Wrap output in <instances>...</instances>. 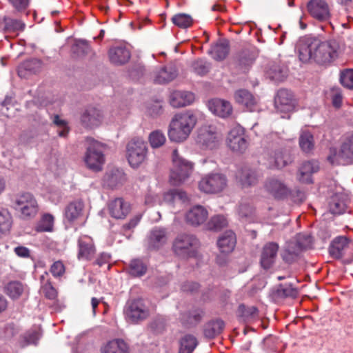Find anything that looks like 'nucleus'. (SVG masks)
Masks as SVG:
<instances>
[{"label":"nucleus","instance_id":"c85d7f7f","mask_svg":"<svg viewBox=\"0 0 353 353\" xmlns=\"http://www.w3.org/2000/svg\"><path fill=\"white\" fill-rule=\"evenodd\" d=\"M319 169V165L316 162L309 161L302 163L298 174V180L301 183H312L313 173L318 172Z\"/></svg>","mask_w":353,"mask_h":353},{"label":"nucleus","instance_id":"49530a36","mask_svg":"<svg viewBox=\"0 0 353 353\" xmlns=\"http://www.w3.org/2000/svg\"><path fill=\"white\" fill-rule=\"evenodd\" d=\"M276 295L281 298L295 299L299 294L298 290L292 284H280L276 290Z\"/></svg>","mask_w":353,"mask_h":353},{"label":"nucleus","instance_id":"4468645a","mask_svg":"<svg viewBox=\"0 0 353 353\" xmlns=\"http://www.w3.org/2000/svg\"><path fill=\"white\" fill-rule=\"evenodd\" d=\"M220 137L212 126H202L198 131L196 143L207 148L213 149L216 148L219 142Z\"/></svg>","mask_w":353,"mask_h":353},{"label":"nucleus","instance_id":"423d86ee","mask_svg":"<svg viewBox=\"0 0 353 353\" xmlns=\"http://www.w3.org/2000/svg\"><path fill=\"white\" fill-rule=\"evenodd\" d=\"M147 143L141 138L132 139L126 145V157L129 164L134 168H139L147 159Z\"/></svg>","mask_w":353,"mask_h":353},{"label":"nucleus","instance_id":"58836bf2","mask_svg":"<svg viewBox=\"0 0 353 353\" xmlns=\"http://www.w3.org/2000/svg\"><path fill=\"white\" fill-rule=\"evenodd\" d=\"M103 353H128V346L122 339L112 340L103 347Z\"/></svg>","mask_w":353,"mask_h":353},{"label":"nucleus","instance_id":"37998d69","mask_svg":"<svg viewBox=\"0 0 353 353\" xmlns=\"http://www.w3.org/2000/svg\"><path fill=\"white\" fill-rule=\"evenodd\" d=\"M23 290V285L19 281H10L5 287V293L12 299H19Z\"/></svg>","mask_w":353,"mask_h":353},{"label":"nucleus","instance_id":"8fccbe9b","mask_svg":"<svg viewBox=\"0 0 353 353\" xmlns=\"http://www.w3.org/2000/svg\"><path fill=\"white\" fill-rule=\"evenodd\" d=\"M256 59V55L253 51L250 50H243L239 54V65L242 68L248 69V67L252 65Z\"/></svg>","mask_w":353,"mask_h":353},{"label":"nucleus","instance_id":"ea45409f","mask_svg":"<svg viewBox=\"0 0 353 353\" xmlns=\"http://www.w3.org/2000/svg\"><path fill=\"white\" fill-rule=\"evenodd\" d=\"M274 162V167L279 169L286 166L290 161L291 158L289 153L282 148L276 150L274 156L271 157V162Z\"/></svg>","mask_w":353,"mask_h":353},{"label":"nucleus","instance_id":"cd10ccee","mask_svg":"<svg viewBox=\"0 0 353 353\" xmlns=\"http://www.w3.org/2000/svg\"><path fill=\"white\" fill-rule=\"evenodd\" d=\"M103 115L101 111L95 108H89L85 110L81 117L82 124L86 128L98 126L102 121Z\"/></svg>","mask_w":353,"mask_h":353},{"label":"nucleus","instance_id":"864d4df0","mask_svg":"<svg viewBox=\"0 0 353 353\" xmlns=\"http://www.w3.org/2000/svg\"><path fill=\"white\" fill-rule=\"evenodd\" d=\"M172 21L179 28H187L192 26L193 21L190 15L183 13H179L172 17Z\"/></svg>","mask_w":353,"mask_h":353},{"label":"nucleus","instance_id":"20e7f679","mask_svg":"<svg viewBox=\"0 0 353 353\" xmlns=\"http://www.w3.org/2000/svg\"><path fill=\"white\" fill-rule=\"evenodd\" d=\"M199 241L196 236L183 233L177 235L172 243V251L180 259H188L198 256Z\"/></svg>","mask_w":353,"mask_h":353},{"label":"nucleus","instance_id":"6ab92c4d","mask_svg":"<svg viewBox=\"0 0 353 353\" xmlns=\"http://www.w3.org/2000/svg\"><path fill=\"white\" fill-rule=\"evenodd\" d=\"M264 188L268 194L275 199H283L290 194V190L287 185L276 178L267 179Z\"/></svg>","mask_w":353,"mask_h":353},{"label":"nucleus","instance_id":"39448f33","mask_svg":"<svg viewBox=\"0 0 353 353\" xmlns=\"http://www.w3.org/2000/svg\"><path fill=\"white\" fill-rule=\"evenodd\" d=\"M332 165H350L353 163V134L343 139L340 148H331L327 157Z\"/></svg>","mask_w":353,"mask_h":353},{"label":"nucleus","instance_id":"7c9ffc66","mask_svg":"<svg viewBox=\"0 0 353 353\" xmlns=\"http://www.w3.org/2000/svg\"><path fill=\"white\" fill-rule=\"evenodd\" d=\"M84 205L81 201L70 203L65 209V217L71 223L81 220L83 217Z\"/></svg>","mask_w":353,"mask_h":353},{"label":"nucleus","instance_id":"a18cd8bd","mask_svg":"<svg viewBox=\"0 0 353 353\" xmlns=\"http://www.w3.org/2000/svg\"><path fill=\"white\" fill-rule=\"evenodd\" d=\"M163 199L168 203H174L177 201L185 202L188 200L187 194L181 190H170L163 195Z\"/></svg>","mask_w":353,"mask_h":353},{"label":"nucleus","instance_id":"c756f323","mask_svg":"<svg viewBox=\"0 0 353 353\" xmlns=\"http://www.w3.org/2000/svg\"><path fill=\"white\" fill-rule=\"evenodd\" d=\"M230 52V43L227 39H219L215 44L212 46L209 53L216 61L225 59Z\"/></svg>","mask_w":353,"mask_h":353},{"label":"nucleus","instance_id":"4d7b16f0","mask_svg":"<svg viewBox=\"0 0 353 353\" xmlns=\"http://www.w3.org/2000/svg\"><path fill=\"white\" fill-rule=\"evenodd\" d=\"M193 71L199 75L206 74L210 68V63L203 59H198L192 64Z\"/></svg>","mask_w":353,"mask_h":353},{"label":"nucleus","instance_id":"de8ad7c7","mask_svg":"<svg viewBox=\"0 0 353 353\" xmlns=\"http://www.w3.org/2000/svg\"><path fill=\"white\" fill-rule=\"evenodd\" d=\"M147 270L145 264L139 259L132 260L128 266V272L133 276H141Z\"/></svg>","mask_w":353,"mask_h":353},{"label":"nucleus","instance_id":"338daca9","mask_svg":"<svg viewBox=\"0 0 353 353\" xmlns=\"http://www.w3.org/2000/svg\"><path fill=\"white\" fill-rule=\"evenodd\" d=\"M9 2L18 11H23L27 8L29 0H9Z\"/></svg>","mask_w":353,"mask_h":353},{"label":"nucleus","instance_id":"0eeeda50","mask_svg":"<svg viewBox=\"0 0 353 353\" xmlns=\"http://www.w3.org/2000/svg\"><path fill=\"white\" fill-rule=\"evenodd\" d=\"M312 239L310 236L299 234L296 241H290L281 253L283 260L289 264L295 262L301 252L310 247Z\"/></svg>","mask_w":353,"mask_h":353},{"label":"nucleus","instance_id":"c03bdc74","mask_svg":"<svg viewBox=\"0 0 353 353\" xmlns=\"http://www.w3.org/2000/svg\"><path fill=\"white\" fill-rule=\"evenodd\" d=\"M91 48L85 40H78L72 47V53L74 57L80 58L88 54Z\"/></svg>","mask_w":353,"mask_h":353},{"label":"nucleus","instance_id":"412c9836","mask_svg":"<svg viewBox=\"0 0 353 353\" xmlns=\"http://www.w3.org/2000/svg\"><path fill=\"white\" fill-rule=\"evenodd\" d=\"M279 248V245L274 242H268L264 245L260 259L263 268L268 270L272 267L275 262Z\"/></svg>","mask_w":353,"mask_h":353},{"label":"nucleus","instance_id":"f3484780","mask_svg":"<svg viewBox=\"0 0 353 353\" xmlns=\"http://www.w3.org/2000/svg\"><path fill=\"white\" fill-rule=\"evenodd\" d=\"M274 105L277 111L280 112L293 111L295 108V100L292 93L287 89L279 90L274 99Z\"/></svg>","mask_w":353,"mask_h":353},{"label":"nucleus","instance_id":"bb28decb","mask_svg":"<svg viewBox=\"0 0 353 353\" xmlns=\"http://www.w3.org/2000/svg\"><path fill=\"white\" fill-rule=\"evenodd\" d=\"M194 101V94L190 92L174 91L170 96V103L174 108L190 105Z\"/></svg>","mask_w":353,"mask_h":353},{"label":"nucleus","instance_id":"79ce46f5","mask_svg":"<svg viewBox=\"0 0 353 353\" xmlns=\"http://www.w3.org/2000/svg\"><path fill=\"white\" fill-rule=\"evenodd\" d=\"M197 340L192 335H185L180 340L179 353H192L197 345Z\"/></svg>","mask_w":353,"mask_h":353},{"label":"nucleus","instance_id":"473e14b6","mask_svg":"<svg viewBox=\"0 0 353 353\" xmlns=\"http://www.w3.org/2000/svg\"><path fill=\"white\" fill-rule=\"evenodd\" d=\"M236 179L243 187L254 185L257 181V176L254 171L245 168L238 171Z\"/></svg>","mask_w":353,"mask_h":353},{"label":"nucleus","instance_id":"7ed1b4c3","mask_svg":"<svg viewBox=\"0 0 353 353\" xmlns=\"http://www.w3.org/2000/svg\"><path fill=\"white\" fill-rule=\"evenodd\" d=\"M12 208L22 220L34 219L39 213V205L35 196L30 192L17 194L12 200Z\"/></svg>","mask_w":353,"mask_h":353},{"label":"nucleus","instance_id":"1a4fd4ad","mask_svg":"<svg viewBox=\"0 0 353 353\" xmlns=\"http://www.w3.org/2000/svg\"><path fill=\"white\" fill-rule=\"evenodd\" d=\"M174 167L171 171L170 181L174 185H178L187 179L192 172V164L181 157L176 150L172 153Z\"/></svg>","mask_w":353,"mask_h":353},{"label":"nucleus","instance_id":"4c0bfd02","mask_svg":"<svg viewBox=\"0 0 353 353\" xmlns=\"http://www.w3.org/2000/svg\"><path fill=\"white\" fill-rule=\"evenodd\" d=\"M224 327L225 323L221 319L211 321L205 325L204 334L208 339H213L223 332Z\"/></svg>","mask_w":353,"mask_h":353},{"label":"nucleus","instance_id":"393cba45","mask_svg":"<svg viewBox=\"0 0 353 353\" xmlns=\"http://www.w3.org/2000/svg\"><path fill=\"white\" fill-rule=\"evenodd\" d=\"M110 61L114 65H123L130 58V50L124 46L112 47L108 51Z\"/></svg>","mask_w":353,"mask_h":353},{"label":"nucleus","instance_id":"774afa93","mask_svg":"<svg viewBox=\"0 0 353 353\" xmlns=\"http://www.w3.org/2000/svg\"><path fill=\"white\" fill-rule=\"evenodd\" d=\"M199 285L197 283L190 281L184 283L181 286V289L183 291L190 292L196 291L199 289Z\"/></svg>","mask_w":353,"mask_h":353},{"label":"nucleus","instance_id":"a19ab883","mask_svg":"<svg viewBox=\"0 0 353 353\" xmlns=\"http://www.w3.org/2000/svg\"><path fill=\"white\" fill-rule=\"evenodd\" d=\"M54 218L49 214H43L35 226V230L38 232H52L54 226Z\"/></svg>","mask_w":353,"mask_h":353},{"label":"nucleus","instance_id":"a211bd4d","mask_svg":"<svg viewBox=\"0 0 353 353\" xmlns=\"http://www.w3.org/2000/svg\"><path fill=\"white\" fill-rule=\"evenodd\" d=\"M26 24L21 19L9 15L0 16V32L3 34H18L25 30Z\"/></svg>","mask_w":353,"mask_h":353},{"label":"nucleus","instance_id":"5701e85b","mask_svg":"<svg viewBox=\"0 0 353 353\" xmlns=\"http://www.w3.org/2000/svg\"><path fill=\"white\" fill-rule=\"evenodd\" d=\"M208 216L207 210L201 205H195L185 214V221L193 226H199L205 222Z\"/></svg>","mask_w":353,"mask_h":353},{"label":"nucleus","instance_id":"09e8293b","mask_svg":"<svg viewBox=\"0 0 353 353\" xmlns=\"http://www.w3.org/2000/svg\"><path fill=\"white\" fill-rule=\"evenodd\" d=\"M148 141L152 148H159L165 144L166 137L162 131L157 130L149 134Z\"/></svg>","mask_w":353,"mask_h":353},{"label":"nucleus","instance_id":"2eb2a0df","mask_svg":"<svg viewBox=\"0 0 353 353\" xmlns=\"http://www.w3.org/2000/svg\"><path fill=\"white\" fill-rule=\"evenodd\" d=\"M310 14L319 21H326L330 18V10L324 0H310L307 4Z\"/></svg>","mask_w":353,"mask_h":353},{"label":"nucleus","instance_id":"0e129e2a","mask_svg":"<svg viewBox=\"0 0 353 353\" xmlns=\"http://www.w3.org/2000/svg\"><path fill=\"white\" fill-rule=\"evenodd\" d=\"M110 254L108 253L101 252L93 262V265H97L101 267L105 264L109 263L110 261Z\"/></svg>","mask_w":353,"mask_h":353},{"label":"nucleus","instance_id":"6e6d98bb","mask_svg":"<svg viewBox=\"0 0 353 353\" xmlns=\"http://www.w3.org/2000/svg\"><path fill=\"white\" fill-rule=\"evenodd\" d=\"M228 225L227 219L222 215L212 216L208 223V228L211 230H220Z\"/></svg>","mask_w":353,"mask_h":353},{"label":"nucleus","instance_id":"e433bc0d","mask_svg":"<svg viewBox=\"0 0 353 353\" xmlns=\"http://www.w3.org/2000/svg\"><path fill=\"white\" fill-rule=\"evenodd\" d=\"M125 180L124 174L118 170L107 172L103 178L104 184L111 188L122 184Z\"/></svg>","mask_w":353,"mask_h":353},{"label":"nucleus","instance_id":"ddd939ff","mask_svg":"<svg viewBox=\"0 0 353 353\" xmlns=\"http://www.w3.org/2000/svg\"><path fill=\"white\" fill-rule=\"evenodd\" d=\"M132 206L130 202L122 197L110 200L108 203V210L110 216L116 219H124L130 213Z\"/></svg>","mask_w":353,"mask_h":353},{"label":"nucleus","instance_id":"aec40b11","mask_svg":"<svg viewBox=\"0 0 353 353\" xmlns=\"http://www.w3.org/2000/svg\"><path fill=\"white\" fill-rule=\"evenodd\" d=\"M350 243V239L345 236H339L336 237L332 241L329 248L330 256L336 259H341L348 252Z\"/></svg>","mask_w":353,"mask_h":353},{"label":"nucleus","instance_id":"5fc2aeb1","mask_svg":"<svg viewBox=\"0 0 353 353\" xmlns=\"http://www.w3.org/2000/svg\"><path fill=\"white\" fill-rule=\"evenodd\" d=\"M345 202L338 195L333 196L329 203L330 211L332 214H342L345 210Z\"/></svg>","mask_w":353,"mask_h":353},{"label":"nucleus","instance_id":"603ef678","mask_svg":"<svg viewBox=\"0 0 353 353\" xmlns=\"http://www.w3.org/2000/svg\"><path fill=\"white\" fill-rule=\"evenodd\" d=\"M12 226V216L6 210L0 211V234L8 233Z\"/></svg>","mask_w":353,"mask_h":353},{"label":"nucleus","instance_id":"4be33fe9","mask_svg":"<svg viewBox=\"0 0 353 353\" xmlns=\"http://www.w3.org/2000/svg\"><path fill=\"white\" fill-rule=\"evenodd\" d=\"M42 68V61L37 58H30L21 62L17 67V74L21 78H28L37 74Z\"/></svg>","mask_w":353,"mask_h":353},{"label":"nucleus","instance_id":"69168bd1","mask_svg":"<svg viewBox=\"0 0 353 353\" xmlns=\"http://www.w3.org/2000/svg\"><path fill=\"white\" fill-rule=\"evenodd\" d=\"M141 219V214H137L134 216H133L128 223H125L123 225V230L124 232L130 230L133 228H134L138 223H139L140 220Z\"/></svg>","mask_w":353,"mask_h":353},{"label":"nucleus","instance_id":"6e6552de","mask_svg":"<svg viewBox=\"0 0 353 353\" xmlns=\"http://www.w3.org/2000/svg\"><path fill=\"white\" fill-rule=\"evenodd\" d=\"M84 161L88 169L94 172L101 171L105 163L103 145L97 141L88 140Z\"/></svg>","mask_w":353,"mask_h":353},{"label":"nucleus","instance_id":"2f4dec72","mask_svg":"<svg viewBox=\"0 0 353 353\" xmlns=\"http://www.w3.org/2000/svg\"><path fill=\"white\" fill-rule=\"evenodd\" d=\"M236 243V239L234 233L229 230L219 237L217 245L221 252L228 254L234 250Z\"/></svg>","mask_w":353,"mask_h":353},{"label":"nucleus","instance_id":"dca6fc26","mask_svg":"<svg viewBox=\"0 0 353 353\" xmlns=\"http://www.w3.org/2000/svg\"><path fill=\"white\" fill-rule=\"evenodd\" d=\"M227 143L232 151L244 152L247 148V141L244 137L243 130L239 126L233 128L228 134Z\"/></svg>","mask_w":353,"mask_h":353},{"label":"nucleus","instance_id":"13d9d810","mask_svg":"<svg viewBox=\"0 0 353 353\" xmlns=\"http://www.w3.org/2000/svg\"><path fill=\"white\" fill-rule=\"evenodd\" d=\"M340 81L344 87L353 90V69H345L341 71Z\"/></svg>","mask_w":353,"mask_h":353},{"label":"nucleus","instance_id":"f8f14e48","mask_svg":"<svg viewBox=\"0 0 353 353\" xmlns=\"http://www.w3.org/2000/svg\"><path fill=\"white\" fill-rule=\"evenodd\" d=\"M97 254L94 239L89 235L81 234L77 239V259L79 261H90Z\"/></svg>","mask_w":353,"mask_h":353},{"label":"nucleus","instance_id":"f03ea898","mask_svg":"<svg viewBox=\"0 0 353 353\" xmlns=\"http://www.w3.org/2000/svg\"><path fill=\"white\" fill-rule=\"evenodd\" d=\"M195 114L190 112L175 114L172 119L169 129L168 137L170 141L181 143L185 141L196 123Z\"/></svg>","mask_w":353,"mask_h":353},{"label":"nucleus","instance_id":"9b49d317","mask_svg":"<svg viewBox=\"0 0 353 353\" xmlns=\"http://www.w3.org/2000/svg\"><path fill=\"white\" fill-rule=\"evenodd\" d=\"M226 176L221 173H211L203 176L199 181V190L208 194L222 192L227 186Z\"/></svg>","mask_w":353,"mask_h":353},{"label":"nucleus","instance_id":"c9c22d12","mask_svg":"<svg viewBox=\"0 0 353 353\" xmlns=\"http://www.w3.org/2000/svg\"><path fill=\"white\" fill-rule=\"evenodd\" d=\"M177 76L176 70L172 66H165L157 74L154 81L159 84L167 83Z\"/></svg>","mask_w":353,"mask_h":353},{"label":"nucleus","instance_id":"b1692460","mask_svg":"<svg viewBox=\"0 0 353 353\" xmlns=\"http://www.w3.org/2000/svg\"><path fill=\"white\" fill-rule=\"evenodd\" d=\"M235 101L247 110L253 112L256 110L257 102L254 95L247 90L241 89L234 93Z\"/></svg>","mask_w":353,"mask_h":353},{"label":"nucleus","instance_id":"9d476101","mask_svg":"<svg viewBox=\"0 0 353 353\" xmlns=\"http://www.w3.org/2000/svg\"><path fill=\"white\" fill-rule=\"evenodd\" d=\"M123 314L128 321L137 323L147 319L150 312L142 299H134L127 301Z\"/></svg>","mask_w":353,"mask_h":353},{"label":"nucleus","instance_id":"72a5a7b5","mask_svg":"<svg viewBox=\"0 0 353 353\" xmlns=\"http://www.w3.org/2000/svg\"><path fill=\"white\" fill-rule=\"evenodd\" d=\"M41 287V290L44 296L50 300H54L57 297V291L54 288L49 279V274L45 272L40 277Z\"/></svg>","mask_w":353,"mask_h":353},{"label":"nucleus","instance_id":"f704fd0d","mask_svg":"<svg viewBox=\"0 0 353 353\" xmlns=\"http://www.w3.org/2000/svg\"><path fill=\"white\" fill-rule=\"evenodd\" d=\"M167 234L164 228H154L149 236L150 245L154 248H158L167 241Z\"/></svg>","mask_w":353,"mask_h":353},{"label":"nucleus","instance_id":"3c124183","mask_svg":"<svg viewBox=\"0 0 353 353\" xmlns=\"http://www.w3.org/2000/svg\"><path fill=\"white\" fill-rule=\"evenodd\" d=\"M299 145L303 152H310L314 146L313 135L309 132H303L299 137Z\"/></svg>","mask_w":353,"mask_h":353},{"label":"nucleus","instance_id":"052dcab7","mask_svg":"<svg viewBox=\"0 0 353 353\" xmlns=\"http://www.w3.org/2000/svg\"><path fill=\"white\" fill-rule=\"evenodd\" d=\"M50 271L54 277H60L65 273V266L61 261H57L51 265Z\"/></svg>","mask_w":353,"mask_h":353},{"label":"nucleus","instance_id":"680f3d73","mask_svg":"<svg viewBox=\"0 0 353 353\" xmlns=\"http://www.w3.org/2000/svg\"><path fill=\"white\" fill-rule=\"evenodd\" d=\"M239 310L241 311L243 316L248 319H253L258 315V309L254 306L245 307L244 305H241Z\"/></svg>","mask_w":353,"mask_h":353},{"label":"nucleus","instance_id":"f257e3e1","mask_svg":"<svg viewBox=\"0 0 353 353\" xmlns=\"http://www.w3.org/2000/svg\"><path fill=\"white\" fill-rule=\"evenodd\" d=\"M296 48L299 59L303 63L313 59L319 64H327L338 56L335 42H321L316 39L304 38L299 41Z\"/></svg>","mask_w":353,"mask_h":353},{"label":"nucleus","instance_id":"bf43d9fd","mask_svg":"<svg viewBox=\"0 0 353 353\" xmlns=\"http://www.w3.org/2000/svg\"><path fill=\"white\" fill-rule=\"evenodd\" d=\"M41 332L39 329H33L27 332L24 339L28 344L36 345L41 337Z\"/></svg>","mask_w":353,"mask_h":353},{"label":"nucleus","instance_id":"a878e982","mask_svg":"<svg viewBox=\"0 0 353 353\" xmlns=\"http://www.w3.org/2000/svg\"><path fill=\"white\" fill-rule=\"evenodd\" d=\"M208 108L213 114L222 118L228 117L232 112L230 103L219 99L209 101Z\"/></svg>","mask_w":353,"mask_h":353},{"label":"nucleus","instance_id":"e2e57ef3","mask_svg":"<svg viewBox=\"0 0 353 353\" xmlns=\"http://www.w3.org/2000/svg\"><path fill=\"white\" fill-rule=\"evenodd\" d=\"M332 104L335 108H340L342 104L343 97L339 89H333L332 93Z\"/></svg>","mask_w":353,"mask_h":353}]
</instances>
